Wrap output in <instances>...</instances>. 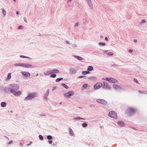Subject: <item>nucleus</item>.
<instances>
[{
    "mask_svg": "<svg viewBox=\"0 0 147 147\" xmlns=\"http://www.w3.org/2000/svg\"><path fill=\"white\" fill-rule=\"evenodd\" d=\"M105 40L107 41L108 40V38L107 37H105Z\"/></svg>",
    "mask_w": 147,
    "mask_h": 147,
    "instance_id": "3c124183",
    "label": "nucleus"
},
{
    "mask_svg": "<svg viewBox=\"0 0 147 147\" xmlns=\"http://www.w3.org/2000/svg\"><path fill=\"white\" fill-rule=\"evenodd\" d=\"M11 142H9V144H10Z\"/></svg>",
    "mask_w": 147,
    "mask_h": 147,
    "instance_id": "0e129e2a",
    "label": "nucleus"
},
{
    "mask_svg": "<svg viewBox=\"0 0 147 147\" xmlns=\"http://www.w3.org/2000/svg\"><path fill=\"white\" fill-rule=\"evenodd\" d=\"M38 76V74H37L36 75V76Z\"/></svg>",
    "mask_w": 147,
    "mask_h": 147,
    "instance_id": "13d9d810",
    "label": "nucleus"
},
{
    "mask_svg": "<svg viewBox=\"0 0 147 147\" xmlns=\"http://www.w3.org/2000/svg\"><path fill=\"white\" fill-rule=\"evenodd\" d=\"M56 76V75L55 74H52L50 75V77L52 78H55Z\"/></svg>",
    "mask_w": 147,
    "mask_h": 147,
    "instance_id": "a878e982",
    "label": "nucleus"
},
{
    "mask_svg": "<svg viewBox=\"0 0 147 147\" xmlns=\"http://www.w3.org/2000/svg\"><path fill=\"white\" fill-rule=\"evenodd\" d=\"M105 80L110 83H116L118 82L117 80L112 78H106Z\"/></svg>",
    "mask_w": 147,
    "mask_h": 147,
    "instance_id": "20e7f679",
    "label": "nucleus"
},
{
    "mask_svg": "<svg viewBox=\"0 0 147 147\" xmlns=\"http://www.w3.org/2000/svg\"><path fill=\"white\" fill-rule=\"evenodd\" d=\"M96 101L97 102L104 105H105L107 104V102L103 99H96Z\"/></svg>",
    "mask_w": 147,
    "mask_h": 147,
    "instance_id": "0eeeda50",
    "label": "nucleus"
},
{
    "mask_svg": "<svg viewBox=\"0 0 147 147\" xmlns=\"http://www.w3.org/2000/svg\"><path fill=\"white\" fill-rule=\"evenodd\" d=\"M105 52H107V51H105Z\"/></svg>",
    "mask_w": 147,
    "mask_h": 147,
    "instance_id": "338daca9",
    "label": "nucleus"
},
{
    "mask_svg": "<svg viewBox=\"0 0 147 147\" xmlns=\"http://www.w3.org/2000/svg\"><path fill=\"white\" fill-rule=\"evenodd\" d=\"M24 67H32V65L28 63H24Z\"/></svg>",
    "mask_w": 147,
    "mask_h": 147,
    "instance_id": "4468645a",
    "label": "nucleus"
},
{
    "mask_svg": "<svg viewBox=\"0 0 147 147\" xmlns=\"http://www.w3.org/2000/svg\"><path fill=\"white\" fill-rule=\"evenodd\" d=\"M117 86V85H114V87H116V86Z\"/></svg>",
    "mask_w": 147,
    "mask_h": 147,
    "instance_id": "4d7b16f0",
    "label": "nucleus"
},
{
    "mask_svg": "<svg viewBox=\"0 0 147 147\" xmlns=\"http://www.w3.org/2000/svg\"><path fill=\"white\" fill-rule=\"evenodd\" d=\"M14 65L16 66H20V63L15 64Z\"/></svg>",
    "mask_w": 147,
    "mask_h": 147,
    "instance_id": "79ce46f5",
    "label": "nucleus"
},
{
    "mask_svg": "<svg viewBox=\"0 0 147 147\" xmlns=\"http://www.w3.org/2000/svg\"><path fill=\"white\" fill-rule=\"evenodd\" d=\"M24 63H20V66L21 67H24Z\"/></svg>",
    "mask_w": 147,
    "mask_h": 147,
    "instance_id": "e433bc0d",
    "label": "nucleus"
},
{
    "mask_svg": "<svg viewBox=\"0 0 147 147\" xmlns=\"http://www.w3.org/2000/svg\"><path fill=\"white\" fill-rule=\"evenodd\" d=\"M88 3V5L90 8L92 9L93 7V5L92 3L91 0H86Z\"/></svg>",
    "mask_w": 147,
    "mask_h": 147,
    "instance_id": "9d476101",
    "label": "nucleus"
},
{
    "mask_svg": "<svg viewBox=\"0 0 147 147\" xmlns=\"http://www.w3.org/2000/svg\"><path fill=\"white\" fill-rule=\"evenodd\" d=\"M102 83H96L94 86V88L95 89H97L102 86Z\"/></svg>",
    "mask_w": 147,
    "mask_h": 147,
    "instance_id": "1a4fd4ad",
    "label": "nucleus"
},
{
    "mask_svg": "<svg viewBox=\"0 0 147 147\" xmlns=\"http://www.w3.org/2000/svg\"><path fill=\"white\" fill-rule=\"evenodd\" d=\"M62 85L66 89H67L68 88V86L65 84H62Z\"/></svg>",
    "mask_w": 147,
    "mask_h": 147,
    "instance_id": "7c9ffc66",
    "label": "nucleus"
},
{
    "mask_svg": "<svg viewBox=\"0 0 147 147\" xmlns=\"http://www.w3.org/2000/svg\"><path fill=\"white\" fill-rule=\"evenodd\" d=\"M133 50L132 49H130L129 50V52H133Z\"/></svg>",
    "mask_w": 147,
    "mask_h": 147,
    "instance_id": "a18cd8bd",
    "label": "nucleus"
},
{
    "mask_svg": "<svg viewBox=\"0 0 147 147\" xmlns=\"http://www.w3.org/2000/svg\"><path fill=\"white\" fill-rule=\"evenodd\" d=\"M136 111V109L133 108H129L126 111V113L129 116H130L132 114L134 113Z\"/></svg>",
    "mask_w": 147,
    "mask_h": 147,
    "instance_id": "f03ea898",
    "label": "nucleus"
},
{
    "mask_svg": "<svg viewBox=\"0 0 147 147\" xmlns=\"http://www.w3.org/2000/svg\"><path fill=\"white\" fill-rule=\"evenodd\" d=\"M63 79V78H58L55 81L56 82H58L61 80H62Z\"/></svg>",
    "mask_w": 147,
    "mask_h": 147,
    "instance_id": "412c9836",
    "label": "nucleus"
},
{
    "mask_svg": "<svg viewBox=\"0 0 147 147\" xmlns=\"http://www.w3.org/2000/svg\"><path fill=\"white\" fill-rule=\"evenodd\" d=\"M89 79L90 81L94 82L96 80V78L94 76H92Z\"/></svg>",
    "mask_w": 147,
    "mask_h": 147,
    "instance_id": "f8f14e48",
    "label": "nucleus"
},
{
    "mask_svg": "<svg viewBox=\"0 0 147 147\" xmlns=\"http://www.w3.org/2000/svg\"><path fill=\"white\" fill-rule=\"evenodd\" d=\"M74 57L79 60H81L83 59V58L82 57L79 56H74Z\"/></svg>",
    "mask_w": 147,
    "mask_h": 147,
    "instance_id": "a211bd4d",
    "label": "nucleus"
},
{
    "mask_svg": "<svg viewBox=\"0 0 147 147\" xmlns=\"http://www.w3.org/2000/svg\"><path fill=\"white\" fill-rule=\"evenodd\" d=\"M30 144H27V145L28 146H29V145H30Z\"/></svg>",
    "mask_w": 147,
    "mask_h": 147,
    "instance_id": "052dcab7",
    "label": "nucleus"
},
{
    "mask_svg": "<svg viewBox=\"0 0 147 147\" xmlns=\"http://www.w3.org/2000/svg\"><path fill=\"white\" fill-rule=\"evenodd\" d=\"M85 77L84 76H79L78 78H82L83 77Z\"/></svg>",
    "mask_w": 147,
    "mask_h": 147,
    "instance_id": "de8ad7c7",
    "label": "nucleus"
},
{
    "mask_svg": "<svg viewBox=\"0 0 147 147\" xmlns=\"http://www.w3.org/2000/svg\"><path fill=\"white\" fill-rule=\"evenodd\" d=\"M11 92L16 96H19L21 94V92L20 91H18L17 92L13 90H10Z\"/></svg>",
    "mask_w": 147,
    "mask_h": 147,
    "instance_id": "423d86ee",
    "label": "nucleus"
},
{
    "mask_svg": "<svg viewBox=\"0 0 147 147\" xmlns=\"http://www.w3.org/2000/svg\"><path fill=\"white\" fill-rule=\"evenodd\" d=\"M98 44L100 45H102L103 46H105L106 45V43H102L100 42H99Z\"/></svg>",
    "mask_w": 147,
    "mask_h": 147,
    "instance_id": "393cba45",
    "label": "nucleus"
},
{
    "mask_svg": "<svg viewBox=\"0 0 147 147\" xmlns=\"http://www.w3.org/2000/svg\"><path fill=\"white\" fill-rule=\"evenodd\" d=\"M103 83H106V82H105L104 81V82H103Z\"/></svg>",
    "mask_w": 147,
    "mask_h": 147,
    "instance_id": "69168bd1",
    "label": "nucleus"
},
{
    "mask_svg": "<svg viewBox=\"0 0 147 147\" xmlns=\"http://www.w3.org/2000/svg\"><path fill=\"white\" fill-rule=\"evenodd\" d=\"M87 125V123H83L82 124V126L83 127H85Z\"/></svg>",
    "mask_w": 147,
    "mask_h": 147,
    "instance_id": "2f4dec72",
    "label": "nucleus"
},
{
    "mask_svg": "<svg viewBox=\"0 0 147 147\" xmlns=\"http://www.w3.org/2000/svg\"><path fill=\"white\" fill-rule=\"evenodd\" d=\"M6 103L5 102H2L1 104V106L2 107H5L6 106Z\"/></svg>",
    "mask_w": 147,
    "mask_h": 147,
    "instance_id": "6ab92c4d",
    "label": "nucleus"
},
{
    "mask_svg": "<svg viewBox=\"0 0 147 147\" xmlns=\"http://www.w3.org/2000/svg\"><path fill=\"white\" fill-rule=\"evenodd\" d=\"M78 24H79V23L78 22H77L75 24V26L76 27V26H77L78 25Z\"/></svg>",
    "mask_w": 147,
    "mask_h": 147,
    "instance_id": "37998d69",
    "label": "nucleus"
},
{
    "mask_svg": "<svg viewBox=\"0 0 147 147\" xmlns=\"http://www.w3.org/2000/svg\"><path fill=\"white\" fill-rule=\"evenodd\" d=\"M49 143L50 144H51L52 143V142L51 140H50L49 141Z\"/></svg>",
    "mask_w": 147,
    "mask_h": 147,
    "instance_id": "09e8293b",
    "label": "nucleus"
},
{
    "mask_svg": "<svg viewBox=\"0 0 147 147\" xmlns=\"http://www.w3.org/2000/svg\"><path fill=\"white\" fill-rule=\"evenodd\" d=\"M107 83H104V85H105V84H107Z\"/></svg>",
    "mask_w": 147,
    "mask_h": 147,
    "instance_id": "680f3d73",
    "label": "nucleus"
},
{
    "mask_svg": "<svg viewBox=\"0 0 147 147\" xmlns=\"http://www.w3.org/2000/svg\"><path fill=\"white\" fill-rule=\"evenodd\" d=\"M2 13L4 16H5L6 12V11L5 10V9L3 8L2 9Z\"/></svg>",
    "mask_w": 147,
    "mask_h": 147,
    "instance_id": "4be33fe9",
    "label": "nucleus"
},
{
    "mask_svg": "<svg viewBox=\"0 0 147 147\" xmlns=\"http://www.w3.org/2000/svg\"><path fill=\"white\" fill-rule=\"evenodd\" d=\"M105 79H106V78H102V80H105Z\"/></svg>",
    "mask_w": 147,
    "mask_h": 147,
    "instance_id": "603ef678",
    "label": "nucleus"
},
{
    "mask_svg": "<svg viewBox=\"0 0 147 147\" xmlns=\"http://www.w3.org/2000/svg\"><path fill=\"white\" fill-rule=\"evenodd\" d=\"M71 0H67V3H68V6L70 7V5H69L68 4V3H69V2H71Z\"/></svg>",
    "mask_w": 147,
    "mask_h": 147,
    "instance_id": "a19ab883",
    "label": "nucleus"
},
{
    "mask_svg": "<svg viewBox=\"0 0 147 147\" xmlns=\"http://www.w3.org/2000/svg\"><path fill=\"white\" fill-rule=\"evenodd\" d=\"M93 69V67L91 66H89L87 69L88 71H91Z\"/></svg>",
    "mask_w": 147,
    "mask_h": 147,
    "instance_id": "f3484780",
    "label": "nucleus"
},
{
    "mask_svg": "<svg viewBox=\"0 0 147 147\" xmlns=\"http://www.w3.org/2000/svg\"><path fill=\"white\" fill-rule=\"evenodd\" d=\"M75 119L76 120V119H83V120H85V119L82 118L80 117H76L75 118Z\"/></svg>",
    "mask_w": 147,
    "mask_h": 147,
    "instance_id": "b1692460",
    "label": "nucleus"
},
{
    "mask_svg": "<svg viewBox=\"0 0 147 147\" xmlns=\"http://www.w3.org/2000/svg\"><path fill=\"white\" fill-rule=\"evenodd\" d=\"M134 41L135 42H137V40L136 39H134Z\"/></svg>",
    "mask_w": 147,
    "mask_h": 147,
    "instance_id": "8fccbe9b",
    "label": "nucleus"
},
{
    "mask_svg": "<svg viewBox=\"0 0 147 147\" xmlns=\"http://www.w3.org/2000/svg\"><path fill=\"white\" fill-rule=\"evenodd\" d=\"M24 20L26 23H27V20L26 19V18H24Z\"/></svg>",
    "mask_w": 147,
    "mask_h": 147,
    "instance_id": "c03bdc74",
    "label": "nucleus"
},
{
    "mask_svg": "<svg viewBox=\"0 0 147 147\" xmlns=\"http://www.w3.org/2000/svg\"><path fill=\"white\" fill-rule=\"evenodd\" d=\"M19 88V86L17 85H16L15 86H13V87L12 88V89L13 90H18ZM11 90H12L11 89Z\"/></svg>",
    "mask_w": 147,
    "mask_h": 147,
    "instance_id": "ddd939ff",
    "label": "nucleus"
},
{
    "mask_svg": "<svg viewBox=\"0 0 147 147\" xmlns=\"http://www.w3.org/2000/svg\"><path fill=\"white\" fill-rule=\"evenodd\" d=\"M49 94V90H47L46 92V94H45V96H48Z\"/></svg>",
    "mask_w": 147,
    "mask_h": 147,
    "instance_id": "cd10ccee",
    "label": "nucleus"
},
{
    "mask_svg": "<svg viewBox=\"0 0 147 147\" xmlns=\"http://www.w3.org/2000/svg\"><path fill=\"white\" fill-rule=\"evenodd\" d=\"M66 43H67L68 44H69L70 43H69V42L68 41H66Z\"/></svg>",
    "mask_w": 147,
    "mask_h": 147,
    "instance_id": "49530a36",
    "label": "nucleus"
},
{
    "mask_svg": "<svg viewBox=\"0 0 147 147\" xmlns=\"http://www.w3.org/2000/svg\"><path fill=\"white\" fill-rule=\"evenodd\" d=\"M55 87H53V90H54L55 89Z\"/></svg>",
    "mask_w": 147,
    "mask_h": 147,
    "instance_id": "6e6d98bb",
    "label": "nucleus"
},
{
    "mask_svg": "<svg viewBox=\"0 0 147 147\" xmlns=\"http://www.w3.org/2000/svg\"><path fill=\"white\" fill-rule=\"evenodd\" d=\"M52 73H58L59 72V70L58 69H55L51 70Z\"/></svg>",
    "mask_w": 147,
    "mask_h": 147,
    "instance_id": "2eb2a0df",
    "label": "nucleus"
},
{
    "mask_svg": "<svg viewBox=\"0 0 147 147\" xmlns=\"http://www.w3.org/2000/svg\"><path fill=\"white\" fill-rule=\"evenodd\" d=\"M13 1H14L15 2H16V0H13Z\"/></svg>",
    "mask_w": 147,
    "mask_h": 147,
    "instance_id": "bf43d9fd",
    "label": "nucleus"
},
{
    "mask_svg": "<svg viewBox=\"0 0 147 147\" xmlns=\"http://www.w3.org/2000/svg\"><path fill=\"white\" fill-rule=\"evenodd\" d=\"M69 71V73L71 74H74L76 72V70L74 68H70Z\"/></svg>",
    "mask_w": 147,
    "mask_h": 147,
    "instance_id": "9b49d317",
    "label": "nucleus"
},
{
    "mask_svg": "<svg viewBox=\"0 0 147 147\" xmlns=\"http://www.w3.org/2000/svg\"><path fill=\"white\" fill-rule=\"evenodd\" d=\"M89 73L90 72L88 71H83L82 72V74L84 75H85Z\"/></svg>",
    "mask_w": 147,
    "mask_h": 147,
    "instance_id": "aec40b11",
    "label": "nucleus"
},
{
    "mask_svg": "<svg viewBox=\"0 0 147 147\" xmlns=\"http://www.w3.org/2000/svg\"><path fill=\"white\" fill-rule=\"evenodd\" d=\"M38 96V93L37 92H32L29 94L25 98V100H31L32 98L37 97Z\"/></svg>",
    "mask_w": 147,
    "mask_h": 147,
    "instance_id": "f257e3e1",
    "label": "nucleus"
},
{
    "mask_svg": "<svg viewBox=\"0 0 147 147\" xmlns=\"http://www.w3.org/2000/svg\"><path fill=\"white\" fill-rule=\"evenodd\" d=\"M134 82H136V83H138V81L137 79L134 78Z\"/></svg>",
    "mask_w": 147,
    "mask_h": 147,
    "instance_id": "ea45409f",
    "label": "nucleus"
},
{
    "mask_svg": "<svg viewBox=\"0 0 147 147\" xmlns=\"http://www.w3.org/2000/svg\"><path fill=\"white\" fill-rule=\"evenodd\" d=\"M30 143L31 144L32 143V142H30Z\"/></svg>",
    "mask_w": 147,
    "mask_h": 147,
    "instance_id": "e2e57ef3",
    "label": "nucleus"
},
{
    "mask_svg": "<svg viewBox=\"0 0 147 147\" xmlns=\"http://www.w3.org/2000/svg\"><path fill=\"white\" fill-rule=\"evenodd\" d=\"M19 12L18 11H17L16 12V14L18 15V14H19Z\"/></svg>",
    "mask_w": 147,
    "mask_h": 147,
    "instance_id": "864d4df0",
    "label": "nucleus"
},
{
    "mask_svg": "<svg viewBox=\"0 0 147 147\" xmlns=\"http://www.w3.org/2000/svg\"><path fill=\"white\" fill-rule=\"evenodd\" d=\"M118 124L119 125L123 126V123L122 122L119 121L118 122Z\"/></svg>",
    "mask_w": 147,
    "mask_h": 147,
    "instance_id": "c85d7f7f",
    "label": "nucleus"
},
{
    "mask_svg": "<svg viewBox=\"0 0 147 147\" xmlns=\"http://www.w3.org/2000/svg\"><path fill=\"white\" fill-rule=\"evenodd\" d=\"M74 92L72 91H70L68 92L65 93L64 94V96L66 98H69L70 96H72L74 94Z\"/></svg>",
    "mask_w": 147,
    "mask_h": 147,
    "instance_id": "39448f33",
    "label": "nucleus"
},
{
    "mask_svg": "<svg viewBox=\"0 0 147 147\" xmlns=\"http://www.w3.org/2000/svg\"><path fill=\"white\" fill-rule=\"evenodd\" d=\"M145 22H146V20H145L143 19V20H142L141 22V23H145Z\"/></svg>",
    "mask_w": 147,
    "mask_h": 147,
    "instance_id": "4c0bfd02",
    "label": "nucleus"
},
{
    "mask_svg": "<svg viewBox=\"0 0 147 147\" xmlns=\"http://www.w3.org/2000/svg\"><path fill=\"white\" fill-rule=\"evenodd\" d=\"M21 73L26 77H29L30 75V74L28 72L22 71Z\"/></svg>",
    "mask_w": 147,
    "mask_h": 147,
    "instance_id": "6e6552de",
    "label": "nucleus"
},
{
    "mask_svg": "<svg viewBox=\"0 0 147 147\" xmlns=\"http://www.w3.org/2000/svg\"><path fill=\"white\" fill-rule=\"evenodd\" d=\"M47 138L48 140H51L52 138V137L50 135L47 136Z\"/></svg>",
    "mask_w": 147,
    "mask_h": 147,
    "instance_id": "473e14b6",
    "label": "nucleus"
},
{
    "mask_svg": "<svg viewBox=\"0 0 147 147\" xmlns=\"http://www.w3.org/2000/svg\"><path fill=\"white\" fill-rule=\"evenodd\" d=\"M20 57L21 58H30L29 57H28L27 56H26L24 55H20Z\"/></svg>",
    "mask_w": 147,
    "mask_h": 147,
    "instance_id": "c756f323",
    "label": "nucleus"
},
{
    "mask_svg": "<svg viewBox=\"0 0 147 147\" xmlns=\"http://www.w3.org/2000/svg\"><path fill=\"white\" fill-rule=\"evenodd\" d=\"M109 55H113V52H109L107 53Z\"/></svg>",
    "mask_w": 147,
    "mask_h": 147,
    "instance_id": "c9c22d12",
    "label": "nucleus"
},
{
    "mask_svg": "<svg viewBox=\"0 0 147 147\" xmlns=\"http://www.w3.org/2000/svg\"><path fill=\"white\" fill-rule=\"evenodd\" d=\"M39 139L41 140H42L43 139V136L41 135H39Z\"/></svg>",
    "mask_w": 147,
    "mask_h": 147,
    "instance_id": "f704fd0d",
    "label": "nucleus"
},
{
    "mask_svg": "<svg viewBox=\"0 0 147 147\" xmlns=\"http://www.w3.org/2000/svg\"><path fill=\"white\" fill-rule=\"evenodd\" d=\"M11 73H9L7 75V78L8 79H10L11 78Z\"/></svg>",
    "mask_w": 147,
    "mask_h": 147,
    "instance_id": "72a5a7b5",
    "label": "nucleus"
},
{
    "mask_svg": "<svg viewBox=\"0 0 147 147\" xmlns=\"http://www.w3.org/2000/svg\"><path fill=\"white\" fill-rule=\"evenodd\" d=\"M108 115L110 117L114 119H117V113L113 111H110Z\"/></svg>",
    "mask_w": 147,
    "mask_h": 147,
    "instance_id": "7ed1b4c3",
    "label": "nucleus"
},
{
    "mask_svg": "<svg viewBox=\"0 0 147 147\" xmlns=\"http://www.w3.org/2000/svg\"><path fill=\"white\" fill-rule=\"evenodd\" d=\"M23 28V26H18V28L19 29H22Z\"/></svg>",
    "mask_w": 147,
    "mask_h": 147,
    "instance_id": "58836bf2",
    "label": "nucleus"
},
{
    "mask_svg": "<svg viewBox=\"0 0 147 147\" xmlns=\"http://www.w3.org/2000/svg\"><path fill=\"white\" fill-rule=\"evenodd\" d=\"M103 37V36H102V35H101V36H100V38H102Z\"/></svg>",
    "mask_w": 147,
    "mask_h": 147,
    "instance_id": "5fc2aeb1",
    "label": "nucleus"
},
{
    "mask_svg": "<svg viewBox=\"0 0 147 147\" xmlns=\"http://www.w3.org/2000/svg\"><path fill=\"white\" fill-rule=\"evenodd\" d=\"M69 132L70 134L71 135H73V132L71 129L70 128L69 129Z\"/></svg>",
    "mask_w": 147,
    "mask_h": 147,
    "instance_id": "bb28decb",
    "label": "nucleus"
},
{
    "mask_svg": "<svg viewBox=\"0 0 147 147\" xmlns=\"http://www.w3.org/2000/svg\"><path fill=\"white\" fill-rule=\"evenodd\" d=\"M88 85L87 84H84L83 85V87L82 88V89L83 90L84 89L86 88L88 86Z\"/></svg>",
    "mask_w": 147,
    "mask_h": 147,
    "instance_id": "5701e85b",
    "label": "nucleus"
},
{
    "mask_svg": "<svg viewBox=\"0 0 147 147\" xmlns=\"http://www.w3.org/2000/svg\"><path fill=\"white\" fill-rule=\"evenodd\" d=\"M51 73H52L51 71H48L44 72V74L46 76L49 75Z\"/></svg>",
    "mask_w": 147,
    "mask_h": 147,
    "instance_id": "dca6fc26",
    "label": "nucleus"
}]
</instances>
